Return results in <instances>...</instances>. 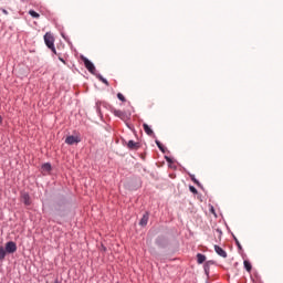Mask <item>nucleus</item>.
I'll return each instance as SVG.
<instances>
[{
    "label": "nucleus",
    "instance_id": "nucleus-22",
    "mask_svg": "<svg viewBox=\"0 0 283 283\" xmlns=\"http://www.w3.org/2000/svg\"><path fill=\"white\" fill-rule=\"evenodd\" d=\"M53 52V54H55V56H60L61 54L56 52V48L53 46V50H51Z\"/></svg>",
    "mask_w": 283,
    "mask_h": 283
},
{
    "label": "nucleus",
    "instance_id": "nucleus-1",
    "mask_svg": "<svg viewBox=\"0 0 283 283\" xmlns=\"http://www.w3.org/2000/svg\"><path fill=\"white\" fill-rule=\"evenodd\" d=\"M44 43L49 50H54V35L48 32L44 34Z\"/></svg>",
    "mask_w": 283,
    "mask_h": 283
},
{
    "label": "nucleus",
    "instance_id": "nucleus-14",
    "mask_svg": "<svg viewBox=\"0 0 283 283\" xmlns=\"http://www.w3.org/2000/svg\"><path fill=\"white\" fill-rule=\"evenodd\" d=\"M97 78L98 81H101V83H104V85L109 86V82L105 77H103V75L98 74Z\"/></svg>",
    "mask_w": 283,
    "mask_h": 283
},
{
    "label": "nucleus",
    "instance_id": "nucleus-5",
    "mask_svg": "<svg viewBox=\"0 0 283 283\" xmlns=\"http://www.w3.org/2000/svg\"><path fill=\"white\" fill-rule=\"evenodd\" d=\"M22 202L25 205V207H30L32 205V199L30 198V195L28 192H24L21 195Z\"/></svg>",
    "mask_w": 283,
    "mask_h": 283
},
{
    "label": "nucleus",
    "instance_id": "nucleus-16",
    "mask_svg": "<svg viewBox=\"0 0 283 283\" xmlns=\"http://www.w3.org/2000/svg\"><path fill=\"white\" fill-rule=\"evenodd\" d=\"M51 170H52V165L50 164L42 165V171H51Z\"/></svg>",
    "mask_w": 283,
    "mask_h": 283
},
{
    "label": "nucleus",
    "instance_id": "nucleus-19",
    "mask_svg": "<svg viewBox=\"0 0 283 283\" xmlns=\"http://www.w3.org/2000/svg\"><path fill=\"white\" fill-rule=\"evenodd\" d=\"M157 147H159L160 151H165V148L163 147V144L160 142L156 140Z\"/></svg>",
    "mask_w": 283,
    "mask_h": 283
},
{
    "label": "nucleus",
    "instance_id": "nucleus-11",
    "mask_svg": "<svg viewBox=\"0 0 283 283\" xmlns=\"http://www.w3.org/2000/svg\"><path fill=\"white\" fill-rule=\"evenodd\" d=\"M8 252L6 251V248L0 247V262H3L6 260V255Z\"/></svg>",
    "mask_w": 283,
    "mask_h": 283
},
{
    "label": "nucleus",
    "instance_id": "nucleus-17",
    "mask_svg": "<svg viewBox=\"0 0 283 283\" xmlns=\"http://www.w3.org/2000/svg\"><path fill=\"white\" fill-rule=\"evenodd\" d=\"M117 98L119 99V101H122V103H125L127 99L125 98V95H123L122 93H118L117 94Z\"/></svg>",
    "mask_w": 283,
    "mask_h": 283
},
{
    "label": "nucleus",
    "instance_id": "nucleus-6",
    "mask_svg": "<svg viewBox=\"0 0 283 283\" xmlns=\"http://www.w3.org/2000/svg\"><path fill=\"white\" fill-rule=\"evenodd\" d=\"M127 147L132 150H137V149H140V143L128 140Z\"/></svg>",
    "mask_w": 283,
    "mask_h": 283
},
{
    "label": "nucleus",
    "instance_id": "nucleus-24",
    "mask_svg": "<svg viewBox=\"0 0 283 283\" xmlns=\"http://www.w3.org/2000/svg\"><path fill=\"white\" fill-rule=\"evenodd\" d=\"M3 14H8V10L2 9Z\"/></svg>",
    "mask_w": 283,
    "mask_h": 283
},
{
    "label": "nucleus",
    "instance_id": "nucleus-25",
    "mask_svg": "<svg viewBox=\"0 0 283 283\" xmlns=\"http://www.w3.org/2000/svg\"><path fill=\"white\" fill-rule=\"evenodd\" d=\"M3 123V117L0 115V125Z\"/></svg>",
    "mask_w": 283,
    "mask_h": 283
},
{
    "label": "nucleus",
    "instance_id": "nucleus-20",
    "mask_svg": "<svg viewBox=\"0 0 283 283\" xmlns=\"http://www.w3.org/2000/svg\"><path fill=\"white\" fill-rule=\"evenodd\" d=\"M189 190L191 191V193H198V189H196V187L190 186Z\"/></svg>",
    "mask_w": 283,
    "mask_h": 283
},
{
    "label": "nucleus",
    "instance_id": "nucleus-2",
    "mask_svg": "<svg viewBox=\"0 0 283 283\" xmlns=\"http://www.w3.org/2000/svg\"><path fill=\"white\" fill-rule=\"evenodd\" d=\"M82 61L86 67V70H88V72L91 74H96V66H94V63H92V61H90L87 57L82 56Z\"/></svg>",
    "mask_w": 283,
    "mask_h": 283
},
{
    "label": "nucleus",
    "instance_id": "nucleus-7",
    "mask_svg": "<svg viewBox=\"0 0 283 283\" xmlns=\"http://www.w3.org/2000/svg\"><path fill=\"white\" fill-rule=\"evenodd\" d=\"M114 116H116L117 118H120V120H125L126 115L125 112L120 111V109H114L113 111Z\"/></svg>",
    "mask_w": 283,
    "mask_h": 283
},
{
    "label": "nucleus",
    "instance_id": "nucleus-3",
    "mask_svg": "<svg viewBox=\"0 0 283 283\" xmlns=\"http://www.w3.org/2000/svg\"><path fill=\"white\" fill-rule=\"evenodd\" d=\"M4 251H7V253L9 254L17 253V243L13 241L7 242L4 247Z\"/></svg>",
    "mask_w": 283,
    "mask_h": 283
},
{
    "label": "nucleus",
    "instance_id": "nucleus-8",
    "mask_svg": "<svg viewBox=\"0 0 283 283\" xmlns=\"http://www.w3.org/2000/svg\"><path fill=\"white\" fill-rule=\"evenodd\" d=\"M214 251L217 254L220 255V258H227V251H224V249H222L219 245H214Z\"/></svg>",
    "mask_w": 283,
    "mask_h": 283
},
{
    "label": "nucleus",
    "instance_id": "nucleus-12",
    "mask_svg": "<svg viewBox=\"0 0 283 283\" xmlns=\"http://www.w3.org/2000/svg\"><path fill=\"white\" fill-rule=\"evenodd\" d=\"M207 260V256L202 253L197 254V262L198 264H203V262Z\"/></svg>",
    "mask_w": 283,
    "mask_h": 283
},
{
    "label": "nucleus",
    "instance_id": "nucleus-10",
    "mask_svg": "<svg viewBox=\"0 0 283 283\" xmlns=\"http://www.w3.org/2000/svg\"><path fill=\"white\" fill-rule=\"evenodd\" d=\"M143 127H144V132H145V134H147V136H154V130L151 129V127H149V125L143 124Z\"/></svg>",
    "mask_w": 283,
    "mask_h": 283
},
{
    "label": "nucleus",
    "instance_id": "nucleus-15",
    "mask_svg": "<svg viewBox=\"0 0 283 283\" xmlns=\"http://www.w3.org/2000/svg\"><path fill=\"white\" fill-rule=\"evenodd\" d=\"M30 17H32L33 19H39L41 17V14L36 13V11L34 10H30L29 11Z\"/></svg>",
    "mask_w": 283,
    "mask_h": 283
},
{
    "label": "nucleus",
    "instance_id": "nucleus-18",
    "mask_svg": "<svg viewBox=\"0 0 283 283\" xmlns=\"http://www.w3.org/2000/svg\"><path fill=\"white\" fill-rule=\"evenodd\" d=\"M234 242H235L238 249H240V251H242V244H240V241L235 237H234Z\"/></svg>",
    "mask_w": 283,
    "mask_h": 283
},
{
    "label": "nucleus",
    "instance_id": "nucleus-9",
    "mask_svg": "<svg viewBox=\"0 0 283 283\" xmlns=\"http://www.w3.org/2000/svg\"><path fill=\"white\" fill-rule=\"evenodd\" d=\"M147 222H149V212H146L139 221L140 227H147Z\"/></svg>",
    "mask_w": 283,
    "mask_h": 283
},
{
    "label": "nucleus",
    "instance_id": "nucleus-26",
    "mask_svg": "<svg viewBox=\"0 0 283 283\" xmlns=\"http://www.w3.org/2000/svg\"><path fill=\"white\" fill-rule=\"evenodd\" d=\"M54 283H61V282H59V280H55V282Z\"/></svg>",
    "mask_w": 283,
    "mask_h": 283
},
{
    "label": "nucleus",
    "instance_id": "nucleus-23",
    "mask_svg": "<svg viewBox=\"0 0 283 283\" xmlns=\"http://www.w3.org/2000/svg\"><path fill=\"white\" fill-rule=\"evenodd\" d=\"M59 56V61H61L62 63H64L65 64V60L63 59V57H61V54L60 55H57Z\"/></svg>",
    "mask_w": 283,
    "mask_h": 283
},
{
    "label": "nucleus",
    "instance_id": "nucleus-13",
    "mask_svg": "<svg viewBox=\"0 0 283 283\" xmlns=\"http://www.w3.org/2000/svg\"><path fill=\"white\" fill-rule=\"evenodd\" d=\"M243 264H244L245 271H248V273H251V271L253 269V266L251 265V262L244 261Z\"/></svg>",
    "mask_w": 283,
    "mask_h": 283
},
{
    "label": "nucleus",
    "instance_id": "nucleus-21",
    "mask_svg": "<svg viewBox=\"0 0 283 283\" xmlns=\"http://www.w3.org/2000/svg\"><path fill=\"white\" fill-rule=\"evenodd\" d=\"M191 180H192V182H195V185L200 186V181H198V179H196L195 176L191 177Z\"/></svg>",
    "mask_w": 283,
    "mask_h": 283
},
{
    "label": "nucleus",
    "instance_id": "nucleus-4",
    "mask_svg": "<svg viewBox=\"0 0 283 283\" xmlns=\"http://www.w3.org/2000/svg\"><path fill=\"white\" fill-rule=\"evenodd\" d=\"M80 142H81V139L76 136H73V135L66 137V139H65L66 145H76Z\"/></svg>",
    "mask_w": 283,
    "mask_h": 283
}]
</instances>
